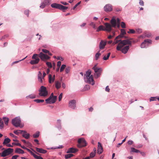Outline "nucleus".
<instances>
[{
  "mask_svg": "<svg viewBox=\"0 0 159 159\" xmlns=\"http://www.w3.org/2000/svg\"><path fill=\"white\" fill-rule=\"evenodd\" d=\"M110 54H111V53L110 52L109 53H108L107 55V57H106V56H104L103 58V59L104 60H107V59H108V58H109L110 56Z\"/></svg>",
  "mask_w": 159,
  "mask_h": 159,
  "instance_id": "nucleus-42",
  "label": "nucleus"
},
{
  "mask_svg": "<svg viewBox=\"0 0 159 159\" xmlns=\"http://www.w3.org/2000/svg\"><path fill=\"white\" fill-rule=\"evenodd\" d=\"M43 2L46 5H49L51 3V0H45Z\"/></svg>",
  "mask_w": 159,
  "mask_h": 159,
  "instance_id": "nucleus-39",
  "label": "nucleus"
},
{
  "mask_svg": "<svg viewBox=\"0 0 159 159\" xmlns=\"http://www.w3.org/2000/svg\"><path fill=\"white\" fill-rule=\"evenodd\" d=\"M36 151L40 153H42L43 154H45L47 152V151L46 150H44L43 148H35Z\"/></svg>",
  "mask_w": 159,
  "mask_h": 159,
  "instance_id": "nucleus-18",
  "label": "nucleus"
},
{
  "mask_svg": "<svg viewBox=\"0 0 159 159\" xmlns=\"http://www.w3.org/2000/svg\"><path fill=\"white\" fill-rule=\"evenodd\" d=\"M95 153H94L93 152H92L90 154V157L91 158H93L95 156Z\"/></svg>",
  "mask_w": 159,
  "mask_h": 159,
  "instance_id": "nucleus-56",
  "label": "nucleus"
},
{
  "mask_svg": "<svg viewBox=\"0 0 159 159\" xmlns=\"http://www.w3.org/2000/svg\"><path fill=\"white\" fill-rule=\"evenodd\" d=\"M84 80L85 82L89 84H91L92 85H94L95 83L93 80V76L92 75H91V76L89 77V79L88 77H85L84 76Z\"/></svg>",
  "mask_w": 159,
  "mask_h": 159,
  "instance_id": "nucleus-9",
  "label": "nucleus"
},
{
  "mask_svg": "<svg viewBox=\"0 0 159 159\" xmlns=\"http://www.w3.org/2000/svg\"><path fill=\"white\" fill-rule=\"evenodd\" d=\"M123 37H124L125 38H126V37L123 36L122 34H120V35L116 37V39H120Z\"/></svg>",
  "mask_w": 159,
  "mask_h": 159,
  "instance_id": "nucleus-44",
  "label": "nucleus"
},
{
  "mask_svg": "<svg viewBox=\"0 0 159 159\" xmlns=\"http://www.w3.org/2000/svg\"><path fill=\"white\" fill-rule=\"evenodd\" d=\"M63 147L62 145H60L58 147H52L51 148L52 149H61Z\"/></svg>",
  "mask_w": 159,
  "mask_h": 159,
  "instance_id": "nucleus-46",
  "label": "nucleus"
},
{
  "mask_svg": "<svg viewBox=\"0 0 159 159\" xmlns=\"http://www.w3.org/2000/svg\"><path fill=\"white\" fill-rule=\"evenodd\" d=\"M103 152V148L100 142L98 143V153L99 154H101Z\"/></svg>",
  "mask_w": 159,
  "mask_h": 159,
  "instance_id": "nucleus-16",
  "label": "nucleus"
},
{
  "mask_svg": "<svg viewBox=\"0 0 159 159\" xmlns=\"http://www.w3.org/2000/svg\"><path fill=\"white\" fill-rule=\"evenodd\" d=\"M20 122L21 120L20 117H16L12 120V124L16 127L20 126Z\"/></svg>",
  "mask_w": 159,
  "mask_h": 159,
  "instance_id": "nucleus-7",
  "label": "nucleus"
},
{
  "mask_svg": "<svg viewBox=\"0 0 159 159\" xmlns=\"http://www.w3.org/2000/svg\"><path fill=\"white\" fill-rule=\"evenodd\" d=\"M11 140L8 138H6L4 139V141L3 143L4 145H6L10 142Z\"/></svg>",
  "mask_w": 159,
  "mask_h": 159,
  "instance_id": "nucleus-30",
  "label": "nucleus"
},
{
  "mask_svg": "<svg viewBox=\"0 0 159 159\" xmlns=\"http://www.w3.org/2000/svg\"><path fill=\"white\" fill-rule=\"evenodd\" d=\"M134 143L133 141L132 140H129L127 142L128 144L129 145L133 144Z\"/></svg>",
  "mask_w": 159,
  "mask_h": 159,
  "instance_id": "nucleus-58",
  "label": "nucleus"
},
{
  "mask_svg": "<svg viewBox=\"0 0 159 159\" xmlns=\"http://www.w3.org/2000/svg\"><path fill=\"white\" fill-rule=\"evenodd\" d=\"M61 120H58L57 121V127L59 129H61Z\"/></svg>",
  "mask_w": 159,
  "mask_h": 159,
  "instance_id": "nucleus-25",
  "label": "nucleus"
},
{
  "mask_svg": "<svg viewBox=\"0 0 159 159\" xmlns=\"http://www.w3.org/2000/svg\"><path fill=\"white\" fill-rule=\"evenodd\" d=\"M33 156L34 158L36 159H43V158L42 157L38 156L35 154H34Z\"/></svg>",
  "mask_w": 159,
  "mask_h": 159,
  "instance_id": "nucleus-41",
  "label": "nucleus"
},
{
  "mask_svg": "<svg viewBox=\"0 0 159 159\" xmlns=\"http://www.w3.org/2000/svg\"><path fill=\"white\" fill-rule=\"evenodd\" d=\"M73 156V154H68L65 155V157L66 159H68L70 158L71 157Z\"/></svg>",
  "mask_w": 159,
  "mask_h": 159,
  "instance_id": "nucleus-37",
  "label": "nucleus"
},
{
  "mask_svg": "<svg viewBox=\"0 0 159 159\" xmlns=\"http://www.w3.org/2000/svg\"><path fill=\"white\" fill-rule=\"evenodd\" d=\"M101 55V54L99 53V51L97 52L95 55V60H97L98 59L99 56Z\"/></svg>",
  "mask_w": 159,
  "mask_h": 159,
  "instance_id": "nucleus-38",
  "label": "nucleus"
},
{
  "mask_svg": "<svg viewBox=\"0 0 159 159\" xmlns=\"http://www.w3.org/2000/svg\"><path fill=\"white\" fill-rule=\"evenodd\" d=\"M104 10L106 12H109L112 11V7L111 5L110 4L106 5L104 7Z\"/></svg>",
  "mask_w": 159,
  "mask_h": 159,
  "instance_id": "nucleus-14",
  "label": "nucleus"
},
{
  "mask_svg": "<svg viewBox=\"0 0 159 159\" xmlns=\"http://www.w3.org/2000/svg\"><path fill=\"white\" fill-rule=\"evenodd\" d=\"M111 25L113 27H115L117 25V22L116 19L114 17L112 18L110 21Z\"/></svg>",
  "mask_w": 159,
  "mask_h": 159,
  "instance_id": "nucleus-15",
  "label": "nucleus"
},
{
  "mask_svg": "<svg viewBox=\"0 0 159 159\" xmlns=\"http://www.w3.org/2000/svg\"><path fill=\"white\" fill-rule=\"evenodd\" d=\"M121 26L123 28H125V24L124 22H121Z\"/></svg>",
  "mask_w": 159,
  "mask_h": 159,
  "instance_id": "nucleus-54",
  "label": "nucleus"
},
{
  "mask_svg": "<svg viewBox=\"0 0 159 159\" xmlns=\"http://www.w3.org/2000/svg\"><path fill=\"white\" fill-rule=\"evenodd\" d=\"M132 42L129 39L123 40L119 43L116 47L118 51H120L124 54H126L129 50V46H131Z\"/></svg>",
  "mask_w": 159,
  "mask_h": 159,
  "instance_id": "nucleus-1",
  "label": "nucleus"
},
{
  "mask_svg": "<svg viewBox=\"0 0 159 159\" xmlns=\"http://www.w3.org/2000/svg\"><path fill=\"white\" fill-rule=\"evenodd\" d=\"M136 33L139 34L141 33L142 32V29L138 28L136 29Z\"/></svg>",
  "mask_w": 159,
  "mask_h": 159,
  "instance_id": "nucleus-50",
  "label": "nucleus"
},
{
  "mask_svg": "<svg viewBox=\"0 0 159 159\" xmlns=\"http://www.w3.org/2000/svg\"><path fill=\"white\" fill-rule=\"evenodd\" d=\"M69 107L71 109H75L76 107V101L74 100L70 101L69 103Z\"/></svg>",
  "mask_w": 159,
  "mask_h": 159,
  "instance_id": "nucleus-13",
  "label": "nucleus"
},
{
  "mask_svg": "<svg viewBox=\"0 0 159 159\" xmlns=\"http://www.w3.org/2000/svg\"><path fill=\"white\" fill-rule=\"evenodd\" d=\"M3 120L5 122V124L6 125H7L9 120V119L8 118L5 117H3Z\"/></svg>",
  "mask_w": 159,
  "mask_h": 159,
  "instance_id": "nucleus-35",
  "label": "nucleus"
},
{
  "mask_svg": "<svg viewBox=\"0 0 159 159\" xmlns=\"http://www.w3.org/2000/svg\"><path fill=\"white\" fill-rule=\"evenodd\" d=\"M36 97V95L34 94H31L28 96H26V98L27 99L31 98L34 99Z\"/></svg>",
  "mask_w": 159,
  "mask_h": 159,
  "instance_id": "nucleus-29",
  "label": "nucleus"
},
{
  "mask_svg": "<svg viewBox=\"0 0 159 159\" xmlns=\"http://www.w3.org/2000/svg\"><path fill=\"white\" fill-rule=\"evenodd\" d=\"M40 132L39 131H37L35 133L33 134V136L34 138H37L39 136Z\"/></svg>",
  "mask_w": 159,
  "mask_h": 159,
  "instance_id": "nucleus-33",
  "label": "nucleus"
},
{
  "mask_svg": "<svg viewBox=\"0 0 159 159\" xmlns=\"http://www.w3.org/2000/svg\"><path fill=\"white\" fill-rule=\"evenodd\" d=\"M94 71V76L96 78L99 77L102 73V69L101 68H98L97 67L96 65H95L92 68Z\"/></svg>",
  "mask_w": 159,
  "mask_h": 159,
  "instance_id": "nucleus-4",
  "label": "nucleus"
},
{
  "mask_svg": "<svg viewBox=\"0 0 159 159\" xmlns=\"http://www.w3.org/2000/svg\"><path fill=\"white\" fill-rule=\"evenodd\" d=\"M77 147L79 148L84 147L87 145V143L84 138L79 139L78 140Z\"/></svg>",
  "mask_w": 159,
  "mask_h": 159,
  "instance_id": "nucleus-6",
  "label": "nucleus"
},
{
  "mask_svg": "<svg viewBox=\"0 0 159 159\" xmlns=\"http://www.w3.org/2000/svg\"><path fill=\"white\" fill-rule=\"evenodd\" d=\"M39 57L40 59L43 61L45 60H48L50 58V57L48 56L47 55L44 54L43 52H41L40 53L39 55Z\"/></svg>",
  "mask_w": 159,
  "mask_h": 159,
  "instance_id": "nucleus-10",
  "label": "nucleus"
},
{
  "mask_svg": "<svg viewBox=\"0 0 159 159\" xmlns=\"http://www.w3.org/2000/svg\"><path fill=\"white\" fill-rule=\"evenodd\" d=\"M29 11L28 10H27L24 11V13L26 15L27 17H28L29 16Z\"/></svg>",
  "mask_w": 159,
  "mask_h": 159,
  "instance_id": "nucleus-47",
  "label": "nucleus"
},
{
  "mask_svg": "<svg viewBox=\"0 0 159 159\" xmlns=\"http://www.w3.org/2000/svg\"><path fill=\"white\" fill-rule=\"evenodd\" d=\"M46 65L48 66L50 68H51L52 67V65L51 63L50 62H47L46 63Z\"/></svg>",
  "mask_w": 159,
  "mask_h": 159,
  "instance_id": "nucleus-48",
  "label": "nucleus"
},
{
  "mask_svg": "<svg viewBox=\"0 0 159 159\" xmlns=\"http://www.w3.org/2000/svg\"><path fill=\"white\" fill-rule=\"evenodd\" d=\"M70 67H67L65 70V72L66 73H68L70 71Z\"/></svg>",
  "mask_w": 159,
  "mask_h": 159,
  "instance_id": "nucleus-52",
  "label": "nucleus"
},
{
  "mask_svg": "<svg viewBox=\"0 0 159 159\" xmlns=\"http://www.w3.org/2000/svg\"><path fill=\"white\" fill-rule=\"evenodd\" d=\"M121 34H122L123 36H124L125 34H126V31L124 29H121Z\"/></svg>",
  "mask_w": 159,
  "mask_h": 159,
  "instance_id": "nucleus-49",
  "label": "nucleus"
},
{
  "mask_svg": "<svg viewBox=\"0 0 159 159\" xmlns=\"http://www.w3.org/2000/svg\"><path fill=\"white\" fill-rule=\"evenodd\" d=\"M62 93H61L59 95V101H60L61 99H62Z\"/></svg>",
  "mask_w": 159,
  "mask_h": 159,
  "instance_id": "nucleus-61",
  "label": "nucleus"
},
{
  "mask_svg": "<svg viewBox=\"0 0 159 159\" xmlns=\"http://www.w3.org/2000/svg\"><path fill=\"white\" fill-rule=\"evenodd\" d=\"M151 43L152 41L151 40L147 39L145 40L143 42H142L141 45V47L142 48H146L148 46L146 45V43Z\"/></svg>",
  "mask_w": 159,
  "mask_h": 159,
  "instance_id": "nucleus-12",
  "label": "nucleus"
},
{
  "mask_svg": "<svg viewBox=\"0 0 159 159\" xmlns=\"http://www.w3.org/2000/svg\"><path fill=\"white\" fill-rule=\"evenodd\" d=\"M105 28L104 27L105 31L110 32L112 30V27L111 25L108 23H104Z\"/></svg>",
  "mask_w": 159,
  "mask_h": 159,
  "instance_id": "nucleus-11",
  "label": "nucleus"
},
{
  "mask_svg": "<svg viewBox=\"0 0 159 159\" xmlns=\"http://www.w3.org/2000/svg\"><path fill=\"white\" fill-rule=\"evenodd\" d=\"M46 5L45 4V3H44V2H43L41 3L40 6V7L41 8H43L45 7Z\"/></svg>",
  "mask_w": 159,
  "mask_h": 159,
  "instance_id": "nucleus-51",
  "label": "nucleus"
},
{
  "mask_svg": "<svg viewBox=\"0 0 159 159\" xmlns=\"http://www.w3.org/2000/svg\"><path fill=\"white\" fill-rule=\"evenodd\" d=\"M57 99V97L56 96H54L53 93H51L49 97L46 99L45 101L46 103L48 104L54 103L56 101Z\"/></svg>",
  "mask_w": 159,
  "mask_h": 159,
  "instance_id": "nucleus-3",
  "label": "nucleus"
},
{
  "mask_svg": "<svg viewBox=\"0 0 159 159\" xmlns=\"http://www.w3.org/2000/svg\"><path fill=\"white\" fill-rule=\"evenodd\" d=\"M15 152L19 154H23L24 153V152L20 148H16L15 150Z\"/></svg>",
  "mask_w": 159,
  "mask_h": 159,
  "instance_id": "nucleus-23",
  "label": "nucleus"
},
{
  "mask_svg": "<svg viewBox=\"0 0 159 159\" xmlns=\"http://www.w3.org/2000/svg\"><path fill=\"white\" fill-rule=\"evenodd\" d=\"M78 151V149L74 148H69L68 150L66 152L67 153H75Z\"/></svg>",
  "mask_w": 159,
  "mask_h": 159,
  "instance_id": "nucleus-17",
  "label": "nucleus"
},
{
  "mask_svg": "<svg viewBox=\"0 0 159 159\" xmlns=\"http://www.w3.org/2000/svg\"><path fill=\"white\" fill-rule=\"evenodd\" d=\"M90 25L93 27V28L94 29H96V25L93 22H91L90 24Z\"/></svg>",
  "mask_w": 159,
  "mask_h": 159,
  "instance_id": "nucleus-53",
  "label": "nucleus"
},
{
  "mask_svg": "<svg viewBox=\"0 0 159 159\" xmlns=\"http://www.w3.org/2000/svg\"><path fill=\"white\" fill-rule=\"evenodd\" d=\"M34 101L37 103H40L44 102V100L43 99H36L34 100Z\"/></svg>",
  "mask_w": 159,
  "mask_h": 159,
  "instance_id": "nucleus-36",
  "label": "nucleus"
},
{
  "mask_svg": "<svg viewBox=\"0 0 159 159\" xmlns=\"http://www.w3.org/2000/svg\"><path fill=\"white\" fill-rule=\"evenodd\" d=\"M39 96L45 97L48 95V92L46 87L41 86L39 90Z\"/></svg>",
  "mask_w": 159,
  "mask_h": 159,
  "instance_id": "nucleus-2",
  "label": "nucleus"
},
{
  "mask_svg": "<svg viewBox=\"0 0 159 159\" xmlns=\"http://www.w3.org/2000/svg\"><path fill=\"white\" fill-rule=\"evenodd\" d=\"M91 71L90 70H89L86 72V74H85L84 76L85 77H87L89 78V77L91 76Z\"/></svg>",
  "mask_w": 159,
  "mask_h": 159,
  "instance_id": "nucleus-27",
  "label": "nucleus"
},
{
  "mask_svg": "<svg viewBox=\"0 0 159 159\" xmlns=\"http://www.w3.org/2000/svg\"><path fill=\"white\" fill-rule=\"evenodd\" d=\"M39 58H37L34 60H31L30 61V63L32 65L36 64L39 63Z\"/></svg>",
  "mask_w": 159,
  "mask_h": 159,
  "instance_id": "nucleus-21",
  "label": "nucleus"
},
{
  "mask_svg": "<svg viewBox=\"0 0 159 159\" xmlns=\"http://www.w3.org/2000/svg\"><path fill=\"white\" fill-rule=\"evenodd\" d=\"M139 4L140 5L142 6H143L144 5V3L143 1L142 0H139Z\"/></svg>",
  "mask_w": 159,
  "mask_h": 159,
  "instance_id": "nucleus-55",
  "label": "nucleus"
},
{
  "mask_svg": "<svg viewBox=\"0 0 159 159\" xmlns=\"http://www.w3.org/2000/svg\"><path fill=\"white\" fill-rule=\"evenodd\" d=\"M55 75H54L53 77H52V75L51 74L49 75V83H51L53 82L55 80Z\"/></svg>",
  "mask_w": 159,
  "mask_h": 159,
  "instance_id": "nucleus-24",
  "label": "nucleus"
},
{
  "mask_svg": "<svg viewBox=\"0 0 159 159\" xmlns=\"http://www.w3.org/2000/svg\"><path fill=\"white\" fill-rule=\"evenodd\" d=\"M38 56V55L37 54H34L32 57V58L33 59H36L37 58L36 57Z\"/></svg>",
  "mask_w": 159,
  "mask_h": 159,
  "instance_id": "nucleus-62",
  "label": "nucleus"
},
{
  "mask_svg": "<svg viewBox=\"0 0 159 159\" xmlns=\"http://www.w3.org/2000/svg\"><path fill=\"white\" fill-rule=\"evenodd\" d=\"M19 156L17 155L13 156L12 157L11 159H16Z\"/></svg>",
  "mask_w": 159,
  "mask_h": 159,
  "instance_id": "nucleus-64",
  "label": "nucleus"
},
{
  "mask_svg": "<svg viewBox=\"0 0 159 159\" xmlns=\"http://www.w3.org/2000/svg\"><path fill=\"white\" fill-rule=\"evenodd\" d=\"M55 86L57 89H59L61 87V83L57 81L55 82Z\"/></svg>",
  "mask_w": 159,
  "mask_h": 159,
  "instance_id": "nucleus-26",
  "label": "nucleus"
},
{
  "mask_svg": "<svg viewBox=\"0 0 159 159\" xmlns=\"http://www.w3.org/2000/svg\"><path fill=\"white\" fill-rule=\"evenodd\" d=\"M22 132H23V130H14V133L16 135H18L19 134H21L22 133Z\"/></svg>",
  "mask_w": 159,
  "mask_h": 159,
  "instance_id": "nucleus-34",
  "label": "nucleus"
},
{
  "mask_svg": "<svg viewBox=\"0 0 159 159\" xmlns=\"http://www.w3.org/2000/svg\"><path fill=\"white\" fill-rule=\"evenodd\" d=\"M127 33L129 34H134L136 33V31L133 29H130Z\"/></svg>",
  "mask_w": 159,
  "mask_h": 159,
  "instance_id": "nucleus-40",
  "label": "nucleus"
},
{
  "mask_svg": "<svg viewBox=\"0 0 159 159\" xmlns=\"http://www.w3.org/2000/svg\"><path fill=\"white\" fill-rule=\"evenodd\" d=\"M131 152L135 153H138L140 152V151L139 150L136 149L132 147L131 148Z\"/></svg>",
  "mask_w": 159,
  "mask_h": 159,
  "instance_id": "nucleus-32",
  "label": "nucleus"
},
{
  "mask_svg": "<svg viewBox=\"0 0 159 159\" xmlns=\"http://www.w3.org/2000/svg\"><path fill=\"white\" fill-rule=\"evenodd\" d=\"M106 42H104L101 40L100 43L99 47L100 49H102L104 48L106 44Z\"/></svg>",
  "mask_w": 159,
  "mask_h": 159,
  "instance_id": "nucleus-19",
  "label": "nucleus"
},
{
  "mask_svg": "<svg viewBox=\"0 0 159 159\" xmlns=\"http://www.w3.org/2000/svg\"><path fill=\"white\" fill-rule=\"evenodd\" d=\"M38 80L41 82H43V76L42 74L40 71H39L38 75Z\"/></svg>",
  "mask_w": 159,
  "mask_h": 159,
  "instance_id": "nucleus-22",
  "label": "nucleus"
},
{
  "mask_svg": "<svg viewBox=\"0 0 159 159\" xmlns=\"http://www.w3.org/2000/svg\"><path fill=\"white\" fill-rule=\"evenodd\" d=\"M23 134H22V136L26 139H28L30 137V135L29 133H27L26 132L25 130H23Z\"/></svg>",
  "mask_w": 159,
  "mask_h": 159,
  "instance_id": "nucleus-20",
  "label": "nucleus"
},
{
  "mask_svg": "<svg viewBox=\"0 0 159 159\" xmlns=\"http://www.w3.org/2000/svg\"><path fill=\"white\" fill-rule=\"evenodd\" d=\"M66 67V65H65L63 64L61 66L60 70V71L61 72L63 71L65 67Z\"/></svg>",
  "mask_w": 159,
  "mask_h": 159,
  "instance_id": "nucleus-43",
  "label": "nucleus"
},
{
  "mask_svg": "<svg viewBox=\"0 0 159 159\" xmlns=\"http://www.w3.org/2000/svg\"><path fill=\"white\" fill-rule=\"evenodd\" d=\"M51 7L54 8L62 10L63 11H65V10L68 8V7L64 6L61 4H57L56 3H53L51 5Z\"/></svg>",
  "mask_w": 159,
  "mask_h": 159,
  "instance_id": "nucleus-5",
  "label": "nucleus"
},
{
  "mask_svg": "<svg viewBox=\"0 0 159 159\" xmlns=\"http://www.w3.org/2000/svg\"><path fill=\"white\" fill-rule=\"evenodd\" d=\"M4 123L2 121V120H0V128L1 129H2L4 126Z\"/></svg>",
  "mask_w": 159,
  "mask_h": 159,
  "instance_id": "nucleus-45",
  "label": "nucleus"
},
{
  "mask_svg": "<svg viewBox=\"0 0 159 159\" xmlns=\"http://www.w3.org/2000/svg\"><path fill=\"white\" fill-rule=\"evenodd\" d=\"M26 150L28 152H30L31 154L33 156L34 155V154L33 152L32 151H31L30 149H28L27 148H26Z\"/></svg>",
  "mask_w": 159,
  "mask_h": 159,
  "instance_id": "nucleus-57",
  "label": "nucleus"
},
{
  "mask_svg": "<svg viewBox=\"0 0 159 159\" xmlns=\"http://www.w3.org/2000/svg\"><path fill=\"white\" fill-rule=\"evenodd\" d=\"M81 3V1L77 3L73 7V9L75 10L76 7L79 5Z\"/></svg>",
  "mask_w": 159,
  "mask_h": 159,
  "instance_id": "nucleus-59",
  "label": "nucleus"
},
{
  "mask_svg": "<svg viewBox=\"0 0 159 159\" xmlns=\"http://www.w3.org/2000/svg\"><path fill=\"white\" fill-rule=\"evenodd\" d=\"M13 149L11 148H8L3 151L2 154L1 156L2 157H5L11 154L13 151Z\"/></svg>",
  "mask_w": 159,
  "mask_h": 159,
  "instance_id": "nucleus-8",
  "label": "nucleus"
},
{
  "mask_svg": "<svg viewBox=\"0 0 159 159\" xmlns=\"http://www.w3.org/2000/svg\"><path fill=\"white\" fill-rule=\"evenodd\" d=\"M157 98L156 97H151V98L150 99V101H153L154 100H156Z\"/></svg>",
  "mask_w": 159,
  "mask_h": 159,
  "instance_id": "nucleus-63",
  "label": "nucleus"
},
{
  "mask_svg": "<svg viewBox=\"0 0 159 159\" xmlns=\"http://www.w3.org/2000/svg\"><path fill=\"white\" fill-rule=\"evenodd\" d=\"M101 30L105 31L104 27L102 25H100L98 27L96 31L98 32Z\"/></svg>",
  "mask_w": 159,
  "mask_h": 159,
  "instance_id": "nucleus-28",
  "label": "nucleus"
},
{
  "mask_svg": "<svg viewBox=\"0 0 159 159\" xmlns=\"http://www.w3.org/2000/svg\"><path fill=\"white\" fill-rule=\"evenodd\" d=\"M114 40L115 41L113 43L114 45L118 43H120L121 41H123V40L120 39H116V38Z\"/></svg>",
  "mask_w": 159,
  "mask_h": 159,
  "instance_id": "nucleus-31",
  "label": "nucleus"
},
{
  "mask_svg": "<svg viewBox=\"0 0 159 159\" xmlns=\"http://www.w3.org/2000/svg\"><path fill=\"white\" fill-rule=\"evenodd\" d=\"M43 52L45 53H48L49 52V51L47 50L44 49H42Z\"/></svg>",
  "mask_w": 159,
  "mask_h": 159,
  "instance_id": "nucleus-60",
  "label": "nucleus"
}]
</instances>
